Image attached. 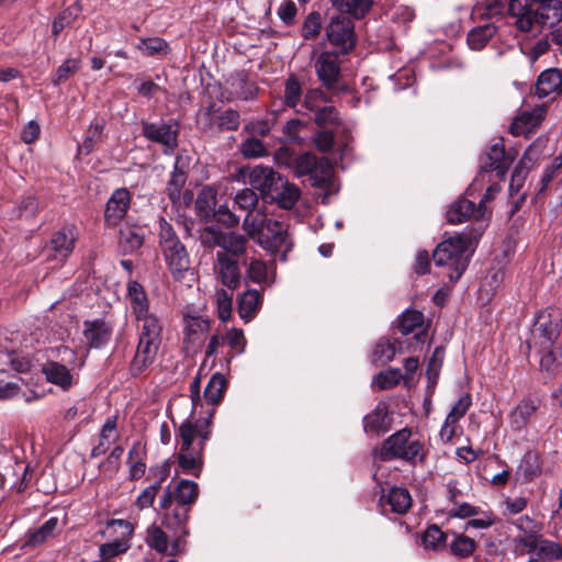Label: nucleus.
<instances>
[{
	"instance_id": "nucleus-1",
	"label": "nucleus",
	"mask_w": 562,
	"mask_h": 562,
	"mask_svg": "<svg viewBox=\"0 0 562 562\" xmlns=\"http://www.w3.org/2000/svg\"><path fill=\"white\" fill-rule=\"evenodd\" d=\"M190 392L192 401L191 418L183 422L177 431V438L179 439L177 459L183 473L198 477L203 468L205 443L211 437L214 409L207 413V417L194 419L196 406L201 402L199 379L191 383Z\"/></svg>"
},
{
	"instance_id": "nucleus-2",
	"label": "nucleus",
	"mask_w": 562,
	"mask_h": 562,
	"mask_svg": "<svg viewBox=\"0 0 562 562\" xmlns=\"http://www.w3.org/2000/svg\"><path fill=\"white\" fill-rule=\"evenodd\" d=\"M561 330L562 313L558 308H548L538 314L527 345L539 357L542 370H553L558 359L562 357Z\"/></svg>"
},
{
	"instance_id": "nucleus-3",
	"label": "nucleus",
	"mask_w": 562,
	"mask_h": 562,
	"mask_svg": "<svg viewBox=\"0 0 562 562\" xmlns=\"http://www.w3.org/2000/svg\"><path fill=\"white\" fill-rule=\"evenodd\" d=\"M482 235V229L463 232L445 239L434 250L435 263L451 270L448 277L452 282L458 281L465 271L470 257L467 252H473Z\"/></svg>"
},
{
	"instance_id": "nucleus-4",
	"label": "nucleus",
	"mask_w": 562,
	"mask_h": 562,
	"mask_svg": "<svg viewBox=\"0 0 562 562\" xmlns=\"http://www.w3.org/2000/svg\"><path fill=\"white\" fill-rule=\"evenodd\" d=\"M509 14L521 32L536 26H553L562 19L561 0H509Z\"/></svg>"
},
{
	"instance_id": "nucleus-5",
	"label": "nucleus",
	"mask_w": 562,
	"mask_h": 562,
	"mask_svg": "<svg viewBox=\"0 0 562 562\" xmlns=\"http://www.w3.org/2000/svg\"><path fill=\"white\" fill-rule=\"evenodd\" d=\"M513 525L520 532L515 539V550L520 553H529L539 559L554 555L559 551L558 543L544 539L541 535L542 524L529 517L520 516L513 521Z\"/></svg>"
},
{
	"instance_id": "nucleus-6",
	"label": "nucleus",
	"mask_w": 562,
	"mask_h": 562,
	"mask_svg": "<svg viewBox=\"0 0 562 562\" xmlns=\"http://www.w3.org/2000/svg\"><path fill=\"white\" fill-rule=\"evenodd\" d=\"M379 458L382 461L401 459L415 464L425 460L426 451L419 440L412 439L411 429L402 428L383 441Z\"/></svg>"
},
{
	"instance_id": "nucleus-7",
	"label": "nucleus",
	"mask_w": 562,
	"mask_h": 562,
	"mask_svg": "<svg viewBox=\"0 0 562 562\" xmlns=\"http://www.w3.org/2000/svg\"><path fill=\"white\" fill-rule=\"evenodd\" d=\"M516 156L517 151L515 149H505L504 140L502 138L493 143L487 148L486 153L482 155L481 170L468 189V193L472 194L477 184H483L486 176L491 171H495L498 179L504 180L510 165L516 159Z\"/></svg>"
},
{
	"instance_id": "nucleus-8",
	"label": "nucleus",
	"mask_w": 562,
	"mask_h": 562,
	"mask_svg": "<svg viewBox=\"0 0 562 562\" xmlns=\"http://www.w3.org/2000/svg\"><path fill=\"white\" fill-rule=\"evenodd\" d=\"M325 34L329 44L336 47L340 54H349L356 46L355 24L345 14L333 16L325 29Z\"/></svg>"
},
{
	"instance_id": "nucleus-9",
	"label": "nucleus",
	"mask_w": 562,
	"mask_h": 562,
	"mask_svg": "<svg viewBox=\"0 0 562 562\" xmlns=\"http://www.w3.org/2000/svg\"><path fill=\"white\" fill-rule=\"evenodd\" d=\"M203 244L212 247L217 246L221 249L218 251H225L228 258L238 259L248 254V240L244 235L235 232L223 233L213 227L206 228L203 237Z\"/></svg>"
},
{
	"instance_id": "nucleus-10",
	"label": "nucleus",
	"mask_w": 562,
	"mask_h": 562,
	"mask_svg": "<svg viewBox=\"0 0 562 562\" xmlns=\"http://www.w3.org/2000/svg\"><path fill=\"white\" fill-rule=\"evenodd\" d=\"M169 495L170 493H164L159 499L162 512L161 525L184 538L189 535L187 524L191 508L171 501Z\"/></svg>"
},
{
	"instance_id": "nucleus-11",
	"label": "nucleus",
	"mask_w": 562,
	"mask_h": 562,
	"mask_svg": "<svg viewBox=\"0 0 562 562\" xmlns=\"http://www.w3.org/2000/svg\"><path fill=\"white\" fill-rule=\"evenodd\" d=\"M198 122L204 131H236L239 126V113L233 109L220 111L212 102L199 111Z\"/></svg>"
},
{
	"instance_id": "nucleus-12",
	"label": "nucleus",
	"mask_w": 562,
	"mask_h": 562,
	"mask_svg": "<svg viewBox=\"0 0 562 562\" xmlns=\"http://www.w3.org/2000/svg\"><path fill=\"white\" fill-rule=\"evenodd\" d=\"M142 134L145 138L162 146L164 154L172 155L178 147L179 127L178 123L168 122L149 123L142 122Z\"/></svg>"
},
{
	"instance_id": "nucleus-13",
	"label": "nucleus",
	"mask_w": 562,
	"mask_h": 562,
	"mask_svg": "<svg viewBox=\"0 0 562 562\" xmlns=\"http://www.w3.org/2000/svg\"><path fill=\"white\" fill-rule=\"evenodd\" d=\"M258 244L271 254L283 251V260H285V254L291 249V245L288 244L285 225L274 220L262 222Z\"/></svg>"
},
{
	"instance_id": "nucleus-14",
	"label": "nucleus",
	"mask_w": 562,
	"mask_h": 562,
	"mask_svg": "<svg viewBox=\"0 0 562 562\" xmlns=\"http://www.w3.org/2000/svg\"><path fill=\"white\" fill-rule=\"evenodd\" d=\"M77 232L74 226H64L55 232L44 251L49 261L63 265L75 249Z\"/></svg>"
},
{
	"instance_id": "nucleus-15",
	"label": "nucleus",
	"mask_w": 562,
	"mask_h": 562,
	"mask_svg": "<svg viewBox=\"0 0 562 562\" xmlns=\"http://www.w3.org/2000/svg\"><path fill=\"white\" fill-rule=\"evenodd\" d=\"M210 330V319L201 315H183V348L188 353L202 349L205 335Z\"/></svg>"
},
{
	"instance_id": "nucleus-16",
	"label": "nucleus",
	"mask_w": 562,
	"mask_h": 562,
	"mask_svg": "<svg viewBox=\"0 0 562 562\" xmlns=\"http://www.w3.org/2000/svg\"><path fill=\"white\" fill-rule=\"evenodd\" d=\"M318 80L326 89H333L340 77V61L337 53L322 52L314 63Z\"/></svg>"
},
{
	"instance_id": "nucleus-17",
	"label": "nucleus",
	"mask_w": 562,
	"mask_h": 562,
	"mask_svg": "<svg viewBox=\"0 0 562 562\" xmlns=\"http://www.w3.org/2000/svg\"><path fill=\"white\" fill-rule=\"evenodd\" d=\"M175 535L176 537L169 543L168 536L162 528L151 525L147 529L146 543L158 553L173 557L183 551L186 543L183 537L178 533Z\"/></svg>"
},
{
	"instance_id": "nucleus-18",
	"label": "nucleus",
	"mask_w": 562,
	"mask_h": 562,
	"mask_svg": "<svg viewBox=\"0 0 562 562\" xmlns=\"http://www.w3.org/2000/svg\"><path fill=\"white\" fill-rule=\"evenodd\" d=\"M213 269L221 283L228 290L234 291L240 284V269L238 259L228 258L225 251H217Z\"/></svg>"
},
{
	"instance_id": "nucleus-19",
	"label": "nucleus",
	"mask_w": 562,
	"mask_h": 562,
	"mask_svg": "<svg viewBox=\"0 0 562 562\" xmlns=\"http://www.w3.org/2000/svg\"><path fill=\"white\" fill-rule=\"evenodd\" d=\"M131 204V193L125 188L116 189L105 205L104 221L109 226L117 225L125 216Z\"/></svg>"
},
{
	"instance_id": "nucleus-20",
	"label": "nucleus",
	"mask_w": 562,
	"mask_h": 562,
	"mask_svg": "<svg viewBox=\"0 0 562 562\" xmlns=\"http://www.w3.org/2000/svg\"><path fill=\"white\" fill-rule=\"evenodd\" d=\"M486 209H482L473 201L460 198L447 211V220L451 224H460L468 220H480L485 216Z\"/></svg>"
},
{
	"instance_id": "nucleus-21",
	"label": "nucleus",
	"mask_w": 562,
	"mask_h": 562,
	"mask_svg": "<svg viewBox=\"0 0 562 562\" xmlns=\"http://www.w3.org/2000/svg\"><path fill=\"white\" fill-rule=\"evenodd\" d=\"M280 176L271 167L256 166L249 173V183L256 190H259L265 201H268L269 194L276 190Z\"/></svg>"
},
{
	"instance_id": "nucleus-22",
	"label": "nucleus",
	"mask_w": 562,
	"mask_h": 562,
	"mask_svg": "<svg viewBox=\"0 0 562 562\" xmlns=\"http://www.w3.org/2000/svg\"><path fill=\"white\" fill-rule=\"evenodd\" d=\"M160 344L138 340L135 355L130 363V373L138 376L155 361Z\"/></svg>"
},
{
	"instance_id": "nucleus-23",
	"label": "nucleus",
	"mask_w": 562,
	"mask_h": 562,
	"mask_svg": "<svg viewBox=\"0 0 562 562\" xmlns=\"http://www.w3.org/2000/svg\"><path fill=\"white\" fill-rule=\"evenodd\" d=\"M164 258L175 280L183 279L186 272L190 269V257L181 243L175 247H168L162 251Z\"/></svg>"
},
{
	"instance_id": "nucleus-24",
	"label": "nucleus",
	"mask_w": 562,
	"mask_h": 562,
	"mask_svg": "<svg viewBox=\"0 0 562 562\" xmlns=\"http://www.w3.org/2000/svg\"><path fill=\"white\" fill-rule=\"evenodd\" d=\"M164 493H170V499L192 508L199 497V485L191 480L181 479L173 486L168 485Z\"/></svg>"
},
{
	"instance_id": "nucleus-25",
	"label": "nucleus",
	"mask_w": 562,
	"mask_h": 562,
	"mask_svg": "<svg viewBox=\"0 0 562 562\" xmlns=\"http://www.w3.org/2000/svg\"><path fill=\"white\" fill-rule=\"evenodd\" d=\"M138 340L161 344L162 324L154 313L135 316Z\"/></svg>"
},
{
	"instance_id": "nucleus-26",
	"label": "nucleus",
	"mask_w": 562,
	"mask_h": 562,
	"mask_svg": "<svg viewBox=\"0 0 562 562\" xmlns=\"http://www.w3.org/2000/svg\"><path fill=\"white\" fill-rule=\"evenodd\" d=\"M278 181L276 190L269 194L267 202H277L280 207L291 210L299 201L301 191L294 183L283 180L282 177Z\"/></svg>"
},
{
	"instance_id": "nucleus-27",
	"label": "nucleus",
	"mask_w": 562,
	"mask_h": 562,
	"mask_svg": "<svg viewBox=\"0 0 562 562\" xmlns=\"http://www.w3.org/2000/svg\"><path fill=\"white\" fill-rule=\"evenodd\" d=\"M390 427L391 419L385 403H379L375 408L363 418V430L367 434L381 435L389 431Z\"/></svg>"
},
{
	"instance_id": "nucleus-28",
	"label": "nucleus",
	"mask_w": 562,
	"mask_h": 562,
	"mask_svg": "<svg viewBox=\"0 0 562 562\" xmlns=\"http://www.w3.org/2000/svg\"><path fill=\"white\" fill-rule=\"evenodd\" d=\"M261 292L255 289H248L237 297V312L239 317L248 323L257 315L261 307Z\"/></svg>"
},
{
	"instance_id": "nucleus-29",
	"label": "nucleus",
	"mask_w": 562,
	"mask_h": 562,
	"mask_svg": "<svg viewBox=\"0 0 562 562\" xmlns=\"http://www.w3.org/2000/svg\"><path fill=\"white\" fill-rule=\"evenodd\" d=\"M546 115V108L539 106L533 111H525L516 117L510 126L514 135L528 134L533 132L542 122Z\"/></svg>"
},
{
	"instance_id": "nucleus-30",
	"label": "nucleus",
	"mask_w": 562,
	"mask_h": 562,
	"mask_svg": "<svg viewBox=\"0 0 562 562\" xmlns=\"http://www.w3.org/2000/svg\"><path fill=\"white\" fill-rule=\"evenodd\" d=\"M540 405L537 397H525L514 408L509 416V423L513 429L521 430L529 423L530 417L536 413Z\"/></svg>"
},
{
	"instance_id": "nucleus-31",
	"label": "nucleus",
	"mask_w": 562,
	"mask_h": 562,
	"mask_svg": "<svg viewBox=\"0 0 562 562\" xmlns=\"http://www.w3.org/2000/svg\"><path fill=\"white\" fill-rule=\"evenodd\" d=\"M83 335L91 348H100L110 340L112 327L101 319L86 322Z\"/></svg>"
},
{
	"instance_id": "nucleus-32",
	"label": "nucleus",
	"mask_w": 562,
	"mask_h": 562,
	"mask_svg": "<svg viewBox=\"0 0 562 562\" xmlns=\"http://www.w3.org/2000/svg\"><path fill=\"white\" fill-rule=\"evenodd\" d=\"M243 265L246 267L245 276L249 281L258 284L273 282L274 271L269 272L265 261L248 255L243 259Z\"/></svg>"
},
{
	"instance_id": "nucleus-33",
	"label": "nucleus",
	"mask_w": 562,
	"mask_h": 562,
	"mask_svg": "<svg viewBox=\"0 0 562 562\" xmlns=\"http://www.w3.org/2000/svg\"><path fill=\"white\" fill-rule=\"evenodd\" d=\"M42 372L45 374L46 380L63 390H69L74 384V375L70 370L56 361H47L42 367Z\"/></svg>"
},
{
	"instance_id": "nucleus-34",
	"label": "nucleus",
	"mask_w": 562,
	"mask_h": 562,
	"mask_svg": "<svg viewBox=\"0 0 562 562\" xmlns=\"http://www.w3.org/2000/svg\"><path fill=\"white\" fill-rule=\"evenodd\" d=\"M562 91V72L552 68L542 71L537 80L536 93L540 98Z\"/></svg>"
},
{
	"instance_id": "nucleus-35",
	"label": "nucleus",
	"mask_w": 562,
	"mask_h": 562,
	"mask_svg": "<svg viewBox=\"0 0 562 562\" xmlns=\"http://www.w3.org/2000/svg\"><path fill=\"white\" fill-rule=\"evenodd\" d=\"M381 502L390 505L393 513L403 515L412 506V496L407 488L392 487L386 495L381 497Z\"/></svg>"
},
{
	"instance_id": "nucleus-36",
	"label": "nucleus",
	"mask_w": 562,
	"mask_h": 562,
	"mask_svg": "<svg viewBox=\"0 0 562 562\" xmlns=\"http://www.w3.org/2000/svg\"><path fill=\"white\" fill-rule=\"evenodd\" d=\"M116 417H109L100 431L99 443L91 450V457L97 458L104 454L113 441L117 439Z\"/></svg>"
},
{
	"instance_id": "nucleus-37",
	"label": "nucleus",
	"mask_w": 562,
	"mask_h": 562,
	"mask_svg": "<svg viewBox=\"0 0 562 562\" xmlns=\"http://www.w3.org/2000/svg\"><path fill=\"white\" fill-rule=\"evenodd\" d=\"M127 295L131 301L132 314L134 316L150 313L147 295L140 283L137 281H130L127 283Z\"/></svg>"
},
{
	"instance_id": "nucleus-38",
	"label": "nucleus",
	"mask_w": 562,
	"mask_h": 562,
	"mask_svg": "<svg viewBox=\"0 0 562 562\" xmlns=\"http://www.w3.org/2000/svg\"><path fill=\"white\" fill-rule=\"evenodd\" d=\"M179 160L180 158H177L173 171L166 187V193L172 203H177L180 200L181 190L187 181L186 172L179 168Z\"/></svg>"
},
{
	"instance_id": "nucleus-39",
	"label": "nucleus",
	"mask_w": 562,
	"mask_h": 562,
	"mask_svg": "<svg viewBox=\"0 0 562 562\" xmlns=\"http://www.w3.org/2000/svg\"><path fill=\"white\" fill-rule=\"evenodd\" d=\"M396 355V347L387 338H380L371 353V360L375 364L384 366L392 361Z\"/></svg>"
},
{
	"instance_id": "nucleus-40",
	"label": "nucleus",
	"mask_w": 562,
	"mask_h": 562,
	"mask_svg": "<svg viewBox=\"0 0 562 562\" xmlns=\"http://www.w3.org/2000/svg\"><path fill=\"white\" fill-rule=\"evenodd\" d=\"M144 235L137 227H123L120 229V246L124 252H133L142 247Z\"/></svg>"
},
{
	"instance_id": "nucleus-41",
	"label": "nucleus",
	"mask_w": 562,
	"mask_h": 562,
	"mask_svg": "<svg viewBox=\"0 0 562 562\" xmlns=\"http://www.w3.org/2000/svg\"><path fill=\"white\" fill-rule=\"evenodd\" d=\"M496 33V26L493 24H485L473 29L469 34L467 42L471 49L480 50Z\"/></svg>"
},
{
	"instance_id": "nucleus-42",
	"label": "nucleus",
	"mask_w": 562,
	"mask_h": 562,
	"mask_svg": "<svg viewBox=\"0 0 562 562\" xmlns=\"http://www.w3.org/2000/svg\"><path fill=\"white\" fill-rule=\"evenodd\" d=\"M424 325V314L417 310H406L398 317V329L402 335H409Z\"/></svg>"
},
{
	"instance_id": "nucleus-43",
	"label": "nucleus",
	"mask_w": 562,
	"mask_h": 562,
	"mask_svg": "<svg viewBox=\"0 0 562 562\" xmlns=\"http://www.w3.org/2000/svg\"><path fill=\"white\" fill-rule=\"evenodd\" d=\"M314 122L322 128L334 130L341 124L338 111L333 105H325L315 112Z\"/></svg>"
},
{
	"instance_id": "nucleus-44",
	"label": "nucleus",
	"mask_w": 562,
	"mask_h": 562,
	"mask_svg": "<svg viewBox=\"0 0 562 562\" xmlns=\"http://www.w3.org/2000/svg\"><path fill=\"white\" fill-rule=\"evenodd\" d=\"M216 191L211 187L203 188L196 196L195 207L200 216L209 217L215 211Z\"/></svg>"
},
{
	"instance_id": "nucleus-45",
	"label": "nucleus",
	"mask_w": 562,
	"mask_h": 562,
	"mask_svg": "<svg viewBox=\"0 0 562 562\" xmlns=\"http://www.w3.org/2000/svg\"><path fill=\"white\" fill-rule=\"evenodd\" d=\"M225 389L226 379L223 374L215 373L212 375L204 390V397L210 404L215 405L221 402Z\"/></svg>"
},
{
	"instance_id": "nucleus-46",
	"label": "nucleus",
	"mask_w": 562,
	"mask_h": 562,
	"mask_svg": "<svg viewBox=\"0 0 562 562\" xmlns=\"http://www.w3.org/2000/svg\"><path fill=\"white\" fill-rule=\"evenodd\" d=\"M449 548L450 552L454 557L459 559H465L473 554L476 548V543L472 538L461 533L454 536L453 540L449 544Z\"/></svg>"
},
{
	"instance_id": "nucleus-47",
	"label": "nucleus",
	"mask_w": 562,
	"mask_h": 562,
	"mask_svg": "<svg viewBox=\"0 0 562 562\" xmlns=\"http://www.w3.org/2000/svg\"><path fill=\"white\" fill-rule=\"evenodd\" d=\"M334 169L329 160L321 158L311 180L314 187L327 189L333 181Z\"/></svg>"
},
{
	"instance_id": "nucleus-48",
	"label": "nucleus",
	"mask_w": 562,
	"mask_h": 562,
	"mask_svg": "<svg viewBox=\"0 0 562 562\" xmlns=\"http://www.w3.org/2000/svg\"><path fill=\"white\" fill-rule=\"evenodd\" d=\"M143 453V447L140 442H135L128 451V463H130V479L138 480L146 471V464L142 460L140 454Z\"/></svg>"
},
{
	"instance_id": "nucleus-49",
	"label": "nucleus",
	"mask_w": 562,
	"mask_h": 562,
	"mask_svg": "<svg viewBox=\"0 0 562 562\" xmlns=\"http://www.w3.org/2000/svg\"><path fill=\"white\" fill-rule=\"evenodd\" d=\"M215 301L217 306V316L223 323H226L232 316L233 291L225 289L217 290L215 293Z\"/></svg>"
},
{
	"instance_id": "nucleus-50",
	"label": "nucleus",
	"mask_w": 562,
	"mask_h": 562,
	"mask_svg": "<svg viewBox=\"0 0 562 562\" xmlns=\"http://www.w3.org/2000/svg\"><path fill=\"white\" fill-rule=\"evenodd\" d=\"M58 519L53 517L45 521L40 528L27 533V544L37 546L50 537L57 528Z\"/></svg>"
},
{
	"instance_id": "nucleus-51",
	"label": "nucleus",
	"mask_w": 562,
	"mask_h": 562,
	"mask_svg": "<svg viewBox=\"0 0 562 562\" xmlns=\"http://www.w3.org/2000/svg\"><path fill=\"white\" fill-rule=\"evenodd\" d=\"M302 99V86L294 75L285 81L283 102L289 108H295Z\"/></svg>"
},
{
	"instance_id": "nucleus-52",
	"label": "nucleus",
	"mask_w": 562,
	"mask_h": 562,
	"mask_svg": "<svg viewBox=\"0 0 562 562\" xmlns=\"http://www.w3.org/2000/svg\"><path fill=\"white\" fill-rule=\"evenodd\" d=\"M137 48L147 56L167 55L169 46L166 41L160 37H149L140 40Z\"/></svg>"
},
{
	"instance_id": "nucleus-53",
	"label": "nucleus",
	"mask_w": 562,
	"mask_h": 562,
	"mask_svg": "<svg viewBox=\"0 0 562 562\" xmlns=\"http://www.w3.org/2000/svg\"><path fill=\"white\" fill-rule=\"evenodd\" d=\"M526 479L531 480L541 473V462L539 454L535 451H527L519 464Z\"/></svg>"
},
{
	"instance_id": "nucleus-54",
	"label": "nucleus",
	"mask_w": 562,
	"mask_h": 562,
	"mask_svg": "<svg viewBox=\"0 0 562 562\" xmlns=\"http://www.w3.org/2000/svg\"><path fill=\"white\" fill-rule=\"evenodd\" d=\"M104 130V123L101 121H93L87 130L86 137L80 146L87 154L90 153L93 147L102 140V134Z\"/></svg>"
},
{
	"instance_id": "nucleus-55",
	"label": "nucleus",
	"mask_w": 562,
	"mask_h": 562,
	"mask_svg": "<svg viewBox=\"0 0 562 562\" xmlns=\"http://www.w3.org/2000/svg\"><path fill=\"white\" fill-rule=\"evenodd\" d=\"M447 536L436 525L429 526L423 535V543L425 548L438 550L445 547Z\"/></svg>"
},
{
	"instance_id": "nucleus-56",
	"label": "nucleus",
	"mask_w": 562,
	"mask_h": 562,
	"mask_svg": "<svg viewBox=\"0 0 562 562\" xmlns=\"http://www.w3.org/2000/svg\"><path fill=\"white\" fill-rule=\"evenodd\" d=\"M80 68V60L76 58H67L55 71L52 77V83L59 86L61 82L69 79L70 76L76 74Z\"/></svg>"
},
{
	"instance_id": "nucleus-57",
	"label": "nucleus",
	"mask_w": 562,
	"mask_h": 562,
	"mask_svg": "<svg viewBox=\"0 0 562 562\" xmlns=\"http://www.w3.org/2000/svg\"><path fill=\"white\" fill-rule=\"evenodd\" d=\"M319 159L312 153H304L299 157H294V166L297 175L304 176L310 175L312 178L315 172Z\"/></svg>"
},
{
	"instance_id": "nucleus-58",
	"label": "nucleus",
	"mask_w": 562,
	"mask_h": 562,
	"mask_svg": "<svg viewBox=\"0 0 562 562\" xmlns=\"http://www.w3.org/2000/svg\"><path fill=\"white\" fill-rule=\"evenodd\" d=\"M322 29V16L319 12H311L304 20L301 34L305 40L315 38Z\"/></svg>"
},
{
	"instance_id": "nucleus-59",
	"label": "nucleus",
	"mask_w": 562,
	"mask_h": 562,
	"mask_svg": "<svg viewBox=\"0 0 562 562\" xmlns=\"http://www.w3.org/2000/svg\"><path fill=\"white\" fill-rule=\"evenodd\" d=\"M159 243L162 251L168 247H175L176 245L181 244L180 239L176 235L172 226L165 218L159 220Z\"/></svg>"
},
{
	"instance_id": "nucleus-60",
	"label": "nucleus",
	"mask_w": 562,
	"mask_h": 562,
	"mask_svg": "<svg viewBox=\"0 0 562 562\" xmlns=\"http://www.w3.org/2000/svg\"><path fill=\"white\" fill-rule=\"evenodd\" d=\"M403 378L402 372L397 368H391L386 371L380 372L374 378V383L380 390H389L397 385Z\"/></svg>"
},
{
	"instance_id": "nucleus-61",
	"label": "nucleus",
	"mask_w": 562,
	"mask_h": 562,
	"mask_svg": "<svg viewBox=\"0 0 562 562\" xmlns=\"http://www.w3.org/2000/svg\"><path fill=\"white\" fill-rule=\"evenodd\" d=\"M234 203L238 209L251 213L258 203V195L252 189L246 188L236 193Z\"/></svg>"
},
{
	"instance_id": "nucleus-62",
	"label": "nucleus",
	"mask_w": 562,
	"mask_h": 562,
	"mask_svg": "<svg viewBox=\"0 0 562 562\" xmlns=\"http://www.w3.org/2000/svg\"><path fill=\"white\" fill-rule=\"evenodd\" d=\"M453 507L450 509L449 515L458 518H470L481 514V508L473 506L469 503H459L456 493H452Z\"/></svg>"
},
{
	"instance_id": "nucleus-63",
	"label": "nucleus",
	"mask_w": 562,
	"mask_h": 562,
	"mask_svg": "<svg viewBox=\"0 0 562 562\" xmlns=\"http://www.w3.org/2000/svg\"><path fill=\"white\" fill-rule=\"evenodd\" d=\"M225 339L231 347V349L234 351L233 355L229 356V358L234 357V355H240L245 351L246 348V338L244 335V331L238 328H231L225 334Z\"/></svg>"
},
{
	"instance_id": "nucleus-64",
	"label": "nucleus",
	"mask_w": 562,
	"mask_h": 562,
	"mask_svg": "<svg viewBox=\"0 0 562 562\" xmlns=\"http://www.w3.org/2000/svg\"><path fill=\"white\" fill-rule=\"evenodd\" d=\"M78 8H68L67 10H64L59 13V15L54 20L52 25V34L54 37H57L59 33L70 25V23L76 19L78 15Z\"/></svg>"
}]
</instances>
